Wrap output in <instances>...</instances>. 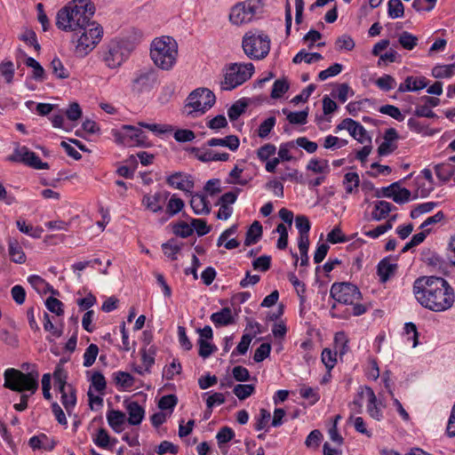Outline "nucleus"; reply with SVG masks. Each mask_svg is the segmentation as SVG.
<instances>
[{
	"label": "nucleus",
	"mask_w": 455,
	"mask_h": 455,
	"mask_svg": "<svg viewBox=\"0 0 455 455\" xmlns=\"http://www.w3.org/2000/svg\"><path fill=\"white\" fill-rule=\"evenodd\" d=\"M360 179L356 172H347L344 176L343 185L346 192L352 194L359 187Z\"/></svg>",
	"instance_id": "79ce46f5"
},
{
	"label": "nucleus",
	"mask_w": 455,
	"mask_h": 455,
	"mask_svg": "<svg viewBox=\"0 0 455 455\" xmlns=\"http://www.w3.org/2000/svg\"><path fill=\"white\" fill-rule=\"evenodd\" d=\"M215 100L212 91L207 88H198L188 97L183 113L188 116H198L210 109L214 105Z\"/></svg>",
	"instance_id": "423d86ee"
},
{
	"label": "nucleus",
	"mask_w": 455,
	"mask_h": 455,
	"mask_svg": "<svg viewBox=\"0 0 455 455\" xmlns=\"http://www.w3.org/2000/svg\"><path fill=\"white\" fill-rule=\"evenodd\" d=\"M196 157L198 160L202 162H211V161H221L226 162L229 159V154L228 153H217L212 149H196Z\"/></svg>",
	"instance_id": "a878e982"
},
{
	"label": "nucleus",
	"mask_w": 455,
	"mask_h": 455,
	"mask_svg": "<svg viewBox=\"0 0 455 455\" xmlns=\"http://www.w3.org/2000/svg\"><path fill=\"white\" fill-rule=\"evenodd\" d=\"M107 419L112 429L116 433H120L122 426L126 420V415L121 411L110 410L107 414Z\"/></svg>",
	"instance_id": "bb28decb"
},
{
	"label": "nucleus",
	"mask_w": 455,
	"mask_h": 455,
	"mask_svg": "<svg viewBox=\"0 0 455 455\" xmlns=\"http://www.w3.org/2000/svg\"><path fill=\"white\" fill-rule=\"evenodd\" d=\"M173 232L176 235L187 238L193 234L192 224L188 225L184 221L178 222L173 226Z\"/></svg>",
	"instance_id": "0e129e2a"
},
{
	"label": "nucleus",
	"mask_w": 455,
	"mask_h": 455,
	"mask_svg": "<svg viewBox=\"0 0 455 455\" xmlns=\"http://www.w3.org/2000/svg\"><path fill=\"white\" fill-rule=\"evenodd\" d=\"M379 112L381 114L389 116L397 121H403L404 119V116L402 114L401 110L394 105L387 104L381 106L379 108Z\"/></svg>",
	"instance_id": "680f3d73"
},
{
	"label": "nucleus",
	"mask_w": 455,
	"mask_h": 455,
	"mask_svg": "<svg viewBox=\"0 0 455 455\" xmlns=\"http://www.w3.org/2000/svg\"><path fill=\"white\" fill-rule=\"evenodd\" d=\"M114 380L116 385H119L123 388L132 387L134 384V378L126 371H116L113 374Z\"/></svg>",
	"instance_id": "a19ab883"
},
{
	"label": "nucleus",
	"mask_w": 455,
	"mask_h": 455,
	"mask_svg": "<svg viewBox=\"0 0 455 455\" xmlns=\"http://www.w3.org/2000/svg\"><path fill=\"white\" fill-rule=\"evenodd\" d=\"M211 321L216 327L227 326L235 323V319L230 307H223L220 311L212 314Z\"/></svg>",
	"instance_id": "5701e85b"
},
{
	"label": "nucleus",
	"mask_w": 455,
	"mask_h": 455,
	"mask_svg": "<svg viewBox=\"0 0 455 455\" xmlns=\"http://www.w3.org/2000/svg\"><path fill=\"white\" fill-rule=\"evenodd\" d=\"M434 169L436 177L443 183L448 182L455 174V166L450 163L435 164Z\"/></svg>",
	"instance_id": "7c9ffc66"
},
{
	"label": "nucleus",
	"mask_w": 455,
	"mask_h": 455,
	"mask_svg": "<svg viewBox=\"0 0 455 455\" xmlns=\"http://www.w3.org/2000/svg\"><path fill=\"white\" fill-rule=\"evenodd\" d=\"M323 59V56L318 52H307L304 50L299 52L292 60V62L295 64L301 63L305 61L307 64H311L313 62L318 61Z\"/></svg>",
	"instance_id": "c9c22d12"
},
{
	"label": "nucleus",
	"mask_w": 455,
	"mask_h": 455,
	"mask_svg": "<svg viewBox=\"0 0 455 455\" xmlns=\"http://www.w3.org/2000/svg\"><path fill=\"white\" fill-rule=\"evenodd\" d=\"M437 206V203L426 202L416 205L410 213L411 219H418L422 214L432 212Z\"/></svg>",
	"instance_id": "c03bdc74"
},
{
	"label": "nucleus",
	"mask_w": 455,
	"mask_h": 455,
	"mask_svg": "<svg viewBox=\"0 0 455 455\" xmlns=\"http://www.w3.org/2000/svg\"><path fill=\"white\" fill-rule=\"evenodd\" d=\"M276 152V148L275 145L267 143L263 146H261L257 150V156L258 158L262 161L266 162L272 156H274Z\"/></svg>",
	"instance_id": "13d9d810"
},
{
	"label": "nucleus",
	"mask_w": 455,
	"mask_h": 455,
	"mask_svg": "<svg viewBox=\"0 0 455 455\" xmlns=\"http://www.w3.org/2000/svg\"><path fill=\"white\" fill-rule=\"evenodd\" d=\"M166 182L170 187L191 193L195 183L192 176L183 172H175L166 179Z\"/></svg>",
	"instance_id": "a211bd4d"
},
{
	"label": "nucleus",
	"mask_w": 455,
	"mask_h": 455,
	"mask_svg": "<svg viewBox=\"0 0 455 455\" xmlns=\"http://www.w3.org/2000/svg\"><path fill=\"white\" fill-rule=\"evenodd\" d=\"M209 147H226L231 151H235L240 145L236 135H228L224 138H212L206 142Z\"/></svg>",
	"instance_id": "4be33fe9"
},
{
	"label": "nucleus",
	"mask_w": 455,
	"mask_h": 455,
	"mask_svg": "<svg viewBox=\"0 0 455 455\" xmlns=\"http://www.w3.org/2000/svg\"><path fill=\"white\" fill-rule=\"evenodd\" d=\"M355 41L348 35H342L336 41L337 49L339 51H352L355 48Z\"/></svg>",
	"instance_id": "774afa93"
},
{
	"label": "nucleus",
	"mask_w": 455,
	"mask_h": 455,
	"mask_svg": "<svg viewBox=\"0 0 455 455\" xmlns=\"http://www.w3.org/2000/svg\"><path fill=\"white\" fill-rule=\"evenodd\" d=\"M28 281L33 289L42 297L50 293V296L44 302L45 307L49 311L57 315V298L54 297L56 291L53 287L37 275H29Z\"/></svg>",
	"instance_id": "f8f14e48"
},
{
	"label": "nucleus",
	"mask_w": 455,
	"mask_h": 455,
	"mask_svg": "<svg viewBox=\"0 0 455 455\" xmlns=\"http://www.w3.org/2000/svg\"><path fill=\"white\" fill-rule=\"evenodd\" d=\"M375 84L382 91L388 92L396 86L395 79L390 75H384L375 81Z\"/></svg>",
	"instance_id": "8fccbe9b"
},
{
	"label": "nucleus",
	"mask_w": 455,
	"mask_h": 455,
	"mask_svg": "<svg viewBox=\"0 0 455 455\" xmlns=\"http://www.w3.org/2000/svg\"><path fill=\"white\" fill-rule=\"evenodd\" d=\"M8 253L12 262L17 264H23L26 262V255L17 240H9Z\"/></svg>",
	"instance_id": "cd10ccee"
},
{
	"label": "nucleus",
	"mask_w": 455,
	"mask_h": 455,
	"mask_svg": "<svg viewBox=\"0 0 455 455\" xmlns=\"http://www.w3.org/2000/svg\"><path fill=\"white\" fill-rule=\"evenodd\" d=\"M262 235V226L259 221H254L246 232L244 245L255 244Z\"/></svg>",
	"instance_id": "2f4dec72"
},
{
	"label": "nucleus",
	"mask_w": 455,
	"mask_h": 455,
	"mask_svg": "<svg viewBox=\"0 0 455 455\" xmlns=\"http://www.w3.org/2000/svg\"><path fill=\"white\" fill-rule=\"evenodd\" d=\"M413 293L417 301L433 312H444L455 301L453 288L449 283L436 276H421L413 283Z\"/></svg>",
	"instance_id": "f257e3e1"
},
{
	"label": "nucleus",
	"mask_w": 455,
	"mask_h": 455,
	"mask_svg": "<svg viewBox=\"0 0 455 455\" xmlns=\"http://www.w3.org/2000/svg\"><path fill=\"white\" fill-rule=\"evenodd\" d=\"M276 119L275 116H270L264 120L259 126L258 135L259 138H267L272 129L275 127Z\"/></svg>",
	"instance_id": "603ef678"
},
{
	"label": "nucleus",
	"mask_w": 455,
	"mask_h": 455,
	"mask_svg": "<svg viewBox=\"0 0 455 455\" xmlns=\"http://www.w3.org/2000/svg\"><path fill=\"white\" fill-rule=\"evenodd\" d=\"M263 8L261 0H246L231 8L229 20L239 26L252 21Z\"/></svg>",
	"instance_id": "9d476101"
},
{
	"label": "nucleus",
	"mask_w": 455,
	"mask_h": 455,
	"mask_svg": "<svg viewBox=\"0 0 455 455\" xmlns=\"http://www.w3.org/2000/svg\"><path fill=\"white\" fill-rule=\"evenodd\" d=\"M247 103L243 100L235 101L228 109V116L231 121L236 120L243 113L245 112Z\"/></svg>",
	"instance_id": "de8ad7c7"
},
{
	"label": "nucleus",
	"mask_w": 455,
	"mask_h": 455,
	"mask_svg": "<svg viewBox=\"0 0 455 455\" xmlns=\"http://www.w3.org/2000/svg\"><path fill=\"white\" fill-rule=\"evenodd\" d=\"M170 196L168 191H158L153 195H145L142 198V205L154 213L162 212L164 204Z\"/></svg>",
	"instance_id": "dca6fc26"
},
{
	"label": "nucleus",
	"mask_w": 455,
	"mask_h": 455,
	"mask_svg": "<svg viewBox=\"0 0 455 455\" xmlns=\"http://www.w3.org/2000/svg\"><path fill=\"white\" fill-rule=\"evenodd\" d=\"M133 44L128 40L114 39L103 53V60L109 68H119L130 56Z\"/></svg>",
	"instance_id": "1a4fd4ad"
},
{
	"label": "nucleus",
	"mask_w": 455,
	"mask_h": 455,
	"mask_svg": "<svg viewBox=\"0 0 455 455\" xmlns=\"http://www.w3.org/2000/svg\"><path fill=\"white\" fill-rule=\"evenodd\" d=\"M190 205L193 209L194 212L197 215L202 214H209L211 212V207L209 205V201L206 196L200 194L192 195L190 200Z\"/></svg>",
	"instance_id": "393cba45"
},
{
	"label": "nucleus",
	"mask_w": 455,
	"mask_h": 455,
	"mask_svg": "<svg viewBox=\"0 0 455 455\" xmlns=\"http://www.w3.org/2000/svg\"><path fill=\"white\" fill-rule=\"evenodd\" d=\"M387 13L391 19L401 18L404 14V6L401 0H389L387 4Z\"/></svg>",
	"instance_id": "37998d69"
},
{
	"label": "nucleus",
	"mask_w": 455,
	"mask_h": 455,
	"mask_svg": "<svg viewBox=\"0 0 455 455\" xmlns=\"http://www.w3.org/2000/svg\"><path fill=\"white\" fill-rule=\"evenodd\" d=\"M155 349H153L152 347L148 348V350H141L142 364L144 365L145 371H147L148 373L151 371L150 369L155 363Z\"/></svg>",
	"instance_id": "e2e57ef3"
},
{
	"label": "nucleus",
	"mask_w": 455,
	"mask_h": 455,
	"mask_svg": "<svg viewBox=\"0 0 455 455\" xmlns=\"http://www.w3.org/2000/svg\"><path fill=\"white\" fill-rule=\"evenodd\" d=\"M59 393L61 394V402L68 413H70L76 403V395L75 388L66 382L62 381L61 372L59 370Z\"/></svg>",
	"instance_id": "f3484780"
},
{
	"label": "nucleus",
	"mask_w": 455,
	"mask_h": 455,
	"mask_svg": "<svg viewBox=\"0 0 455 455\" xmlns=\"http://www.w3.org/2000/svg\"><path fill=\"white\" fill-rule=\"evenodd\" d=\"M455 62L449 65H436L432 68V76L435 78H450L454 75Z\"/></svg>",
	"instance_id": "f704fd0d"
},
{
	"label": "nucleus",
	"mask_w": 455,
	"mask_h": 455,
	"mask_svg": "<svg viewBox=\"0 0 455 455\" xmlns=\"http://www.w3.org/2000/svg\"><path fill=\"white\" fill-rule=\"evenodd\" d=\"M349 134L358 140L360 143L369 142L371 143V137L367 134L364 127L358 122L355 121L354 125L348 127Z\"/></svg>",
	"instance_id": "473e14b6"
},
{
	"label": "nucleus",
	"mask_w": 455,
	"mask_h": 455,
	"mask_svg": "<svg viewBox=\"0 0 455 455\" xmlns=\"http://www.w3.org/2000/svg\"><path fill=\"white\" fill-rule=\"evenodd\" d=\"M399 43L404 49L412 50L417 45L418 37L407 31H403L399 36Z\"/></svg>",
	"instance_id": "4d7b16f0"
},
{
	"label": "nucleus",
	"mask_w": 455,
	"mask_h": 455,
	"mask_svg": "<svg viewBox=\"0 0 455 455\" xmlns=\"http://www.w3.org/2000/svg\"><path fill=\"white\" fill-rule=\"evenodd\" d=\"M283 113L286 115L287 120L291 124H306L307 122V110L291 112L288 111L286 108H283Z\"/></svg>",
	"instance_id": "e433bc0d"
},
{
	"label": "nucleus",
	"mask_w": 455,
	"mask_h": 455,
	"mask_svg": "<svg viewBox=\"0 0 455 455\" xmlns=\"http://www.w3.org/2000/svg\"><path fill=\"white\" fill-rule=\"evenodd\" d=\"M54 316H50L48 313L44 314V319H43V327L44 330L49 334L46 336V340L49 343H52V346L50 347V351L57 355V345L55 343V339L57 338V328L55 327L53 323Z\"/></svg>",
	"instance_id": "412c9836"
},
{
	"label": "nucleus",
	"mask_w": 455,
	"mask_h": 455,
	"mask_svg": "<svg viewBox=\"0 0 455 455\" xmlns=\"http://www.w3.org/2000/svg\"><path fill=\"white\" fill-rule=\"evenodd\" d=\"M184 202L181 198L178 197L177 195H172L168 201L166 206V212L169 217H172L179 213L184 208Z\"/></svg>",
	"instance_id": "ea45409f"
},
{
	"label": "nucleus",
	"mask_w": 455,
	"mask_h": 455,
	"mask_svg": "<svg viewBox=\"0 0 455 455\" xmlns=\"http://www.w3.org/2000/svg\"><path fill=\"white\" fill-rule=\"evenodd\" d=\"M18 229L31 237L39 238L41 237L43 229L40 228H34L32 225L27 224L24 220H18L16 221Z\"/></svg>",
	"instance_id": "58836bf2"
},
{
	"label": "nucleus",
	"mask_w": 455,
	"mask_h": 455,
	"mask_svg": "<svg viewBox=\"0 0 455 455\" xmlns=\"http://www.w3.org/2000/svg\"><path fill=\"white\" fill-rule=\"evenodd\" d=\"M99 354V347L95 344H91L89 347L85 349V352L84 354V367H90L92 366L96 357Z\"/></svg>",
	"instance_id": "864d4df0"
},
{
	"label": "nucleus",
	"mask_w": 455,
	"mask_h": 455,
	"mask_svg": "<svg viewBox=\"0 0 455 455\" xmlns=\"http://www.w3.org/2000/svg\"><path fill=\"white\" fill-rule=\"evenodd\" d=\"M335 351L343 356L349 350L348 339L344 331H339L335 334L334 337Z\"/></svg>",
	"instance_id": "72a5a7b5"
},
{
	"label": "nucleus",
	"mask_w": 455,
	"mask_h": 455,
	"mask_svg": "<svg viewBox=\"0 0 455 455\" xmlns=\"http://www.w3.org/2000/svg\"><path fill=\"white\" fill-rule=\"evenodd\" d=\"M255 391V387L251 384H237L233 389V393L240 400H245Z\"/></svg>",
	"instance_id": "49530a36"
},
{
	"label": "nucleus",
	"mask_w": 455,
	"mask_h": 455,
	"mask_svg": "<svg viewBox=\"0 0 455 455\" xmlns=\"http://www.w3.org/2000/svg\"><path fill=\"white\" fill-rule=\"evenodd\" d=\"M12 162L22 163L36 170L48 168V164L41 161L40 157L26 147L17 148L14 152L8 156Z\"/></svg>",
	"instance_id": "2eb2a0df"
},
{
	"label": "nucleus",
	"mask_w": 455,
	"mask_h": 455,
	"mask_svg": "<svg viewBox=\"0 0 455 455\" xmlns=\"http://www.w3.org/2000/svg\"><path fill=\"white\" fill-rule=\"evenodd\" d=\"M82 31L76 45V54L78 57H84L91 52L100 42L103 36V28L96 21L78 28Z\"/></svg>",
	"instance_id": "0eeeda50"
},
{
	"label": "nucleus",
	"mask_w": 455,
	"mask_h": 455,
	"mask_svg": "<svg viewBox=\"0 0 455 455\" xmlns=\"http://www.w3.org/2000/svg\"><path fill=\"white\" fill-rule=\"evenodd\" d=\"M165 256L172 260L177 259V253L180 251L181 247L174 241H169L162 245Z\"/></svg>",
	"instance_id": "338daca9"
},
{
	"label": "nucleus",
	"mask_w": 455,
	"mask_h": 455,
	"mask_svg": "<svg viewBox=\"0 0 455 455\" xmlns=\"http://www.w3.org/2000/svg\"><path fill=\"white\" fill-rule=\"evenodd\" d=\"M92 385L90 388H94L99 393H103L106 389L107 382L105 377L100 371H96L92 374L91 379Z\"/></svg>",
	"instance_id": "bf43d9fd"
},
{
	"label": "nucleus",
	"mask_w": 455,
	"mask_h": 455,
	"mask_svg": "<svg viewBox=\"0 0 455 455\" xmlns=\"http://www.w3.org/2000/svg\"><path fill=\"white\" fill-rule=\"evenodd\" d=\"M307 170L311 171L314 173L327 174L330 172V167L327 160L313 158L308 162Z\"/></svg>",
	"instance_id": "4c0bfd02"
},
{
	"label": "nucleus",
	"mask_w": 455,
	"mask_h": 455,
	"mask_svg": "<svg viewBox=\"0 0 455 455\" xmlns=\"http://www.w3.org/2000/svg\"><path fill=\"white\" fill-rule=\"evenodd\" d=\"M270 419V412L267 410L261 408L259 415L255 418L254 428L257 431L265 429L268 426Z\"/></svg>",
	"instance_id": "09e8293b"
},
{
	"label": "nucleus",
	"mask_w": 455,
	"mask_h": 455,
	"mask_svg": "<svg viewBox=\"0 0 455 455\" xmlns=\"http://www.w3.org/2000/svg\"><path fill=\"white\" fill-rule=\"evenodd\" d=\"M52 377L54 380V384L57 381V366L54 368L52 374L45 373L42 378V390L43 395L45 399L50 400L52 398V395L50 393L51 390V378Z\"/></svg>",
	"instance_id": "a18cd8bd"
},
{
	"label": "nucleus",
	"mask_w": 455,
	"mask_h": 455,
	"mask_svg": "<svg viewBox=\"0 0 455 455\" xmlns=\"http://www.w3.org/2000/svg\"><path fill=\"white\" fill-rule=\"evenodd\" d=\"M150 57L157 68L171 70L177 61V42L170 36L155 38L150 45Z\"/></svg>",
	"instance_id": "20e7f679"
},
{
	"label": "nucleus",
	"mask_w": 455,
	"mask_h": 455,
	"mask_svg": "<svg viewBox=\"0 0 455 455\" xmlns=\"http://www.w3.org/2000/svg\"><path fill=\"white\" fill-rule=\"evenodd\" d=\"M128 412V422L131 425L137 426L141 423L144 419L145 411L137 402H130L126 405Z\"/></svg>",
	"instance_id": "b1692460"
},
{
	"label": "nucleus",
	"mask_w": 455,
	"mask_h": 455,
	"mask_svg": "<svg viewBox=\"0 0 455 455\" xmlns=\"http://www.w3.org/2000/svg\"><path fill=\"white\" fill-rule=\"evenodd\" d=\"M395 209V207L389 202L378 201L371 212V218L377 221L384 220L387 217L388 213Z\"/></svg>",
	"instance_id": "c85d7f7f"
},
{
	"label": "nucleus",
	"mask_w": 455,
	"mask_h": 455,
	"mask_svg": "<svg viewBox=\"0 0 455 455\" xmlns=\"http://www.w3.org/2000/svg\"><path fill=\"white\" fill-rule=\"evenodd\" d=\"M347 144V140L336 136L328 135L323 141V148L327 149H338Z\"/></svg>",
	"instance_id": "052dcab7"
},
{
	"label": "nucleus",
	"mask_w": 455,
	"mask_h": 455,
	"mask_svg": "<svg viewBox=\"0 0 455 455\" xmlns=\"http://www.w3.org/2000/svg\"><path fill=\"white\" fill-rule=\"evenodd\" d=\"M116 140L128 147H148L147 135L139 128L123 125L116 133Z\"/></svg>",
	"instance_id": "ddd939ff"
},
{
	"label": "nucleus",
	"mask_w": 455,
	"mask_h": 455,
	"mask_svg": "<svg viewBox=\"0 0 455 455\" xmlns=\"http://www.w3.org/2000/svg\"><path fill=\"white\" fill-rule=\"evenodd\" d=\"M32 367L33 369L30 370L29 363H23L21 368L27 371L26 373L14 368L5 370L4 373V387L12 391H29L30 394H34L38 389L39 373L35 369V365H32Z\"/></svg>",
	"instance_id": "7ed1b4c3"
},
{
	"label": "nucleus",
	"mask_w": 455,
	"mask_h": 455,
	"mask_svg": "<svg viewBox=\"0 0 455 455\" xmlns=\"http://www.w3.org/2000/svg\"><path fill=\"white\" fill-rule=\"evenodd\" d=\"M158 84L157 74L149 68L139 70L132 80V89L136 93L150 92Z\"/></svg>",
	"instance_id": "4468645a"
},
{
	"label": "nucleus",
	"mask_w": 455,
	"mask_h": 455,
	"mask_svg": "<svg viewBox=\"0 0 455 455\" xmlns=\"http://www.w3.org/2000/svg\"><path fill=\"white\" fill-rule=\"evenodd\" d=\"M386 197L392 198L396 204H404L411 198V191L405 188H400L399 191L394 193H386Z\"/></svg>",
	"instance_id": "5fc2aeb1"
},
{
	"label": "nucleus",
	"mask_w": 455,
	"mask_h": 455,
	"mask_svg": "<svg viewBox=\"0 0 455 455\" xmlns=\"http://www.w3.org/2000/svg\"><path fill=\"white\" fill-rule=\"evenodd\" d=\"M242 47L251 60H262L270 51V38L262 31H248L243 37Z\"/></svg>",
	"instance_id": "39448f33"
},
{
	"label": "nucleus",
	"mask_w": 455,
	"mask_h": 455,
	"mask_svg": "<svg viewBox=\"0 0 455 455\" xmlns=\"http://www.w3.org/2000/svg\"><path fill=\"white\" fill-rule=\"evenodd\" d=\"M64 114L69 122H76L82 116V109L77 102H72L65 109Z\"/></svg>",
	"instance_id": "3c124183"
},
{
	"label": "nucleus",
	"mask_w": 455,
	"mask_h": 455,
	"mask_svg": "<svg viewBox=\"0 0 455 455\" xmlns=\"http://www.w3.org/2000/svg\"><path fill=\"white\" fill-rule=\"evenodd\" d=\"M343 69V66L339 63H334L333 65L330 66L328 68L322 70L318 74V78L321 81H324L328 79L329 77L335 76L339 75Z\"/></svg>",
	"instance_id": "69168bd1"
},
{
	"label": "nucleus",
	"mask_w": 455,
	"mask_h": 455,
	"mask_svg": "<svg viewBox=\"0 0 455 455\" xmlns=\"http://www.w3.org/2000/svg\"><path fill=\"white\" fill-rule=\"evenodd\" d=\"M331 297L337 302L353 305L361 299L362 294L357 286L350 283H334L330 290Z\"/></svg>",
	"instance_id": "9b49d317"
},
{
	"label": "nucleus",
	"mask_w": 455,
	"mask_h": 455,
	"mask_svg": "<svg viewBox=\"0 0 455 455\" xmlns=\"http://www.w3.org/2000/svg\"><path fill=\"white\" fill-rule=\"evenodd\" d=\"M359 395L367 397V411L369 415L377 420H380L382 418V411L377 405V397L372 388L367 386L360 387Z\"/></svg>",
	"instance_id": "6ab92c4d"
},
{
	"label": "nucleus",
	"mask_w": 455,
	"mask_h": 455,
	"mask_svg": "<svg viewBox=\"0 0 455 455\" xmlns=\"http://www.w3.org/2000/svg\"><path fill=\"white\" fill-rule=\"evenodd\" d=\"M254 73L252 63H233L230 64L225 71L224 80L220 87L225 91H231L243 84L251 77Z\"/></svg>",
	"instance_id": "6e6552de"
},
{
	"label": "nucleus",
	"mask_w": 455,
	"mask_h": 455,
	"mask_svg": "<svg viewBox=\"0 0 455 455\" xmlns=\"http://www.w3.org/2000/svg\"><path fill=\"white\" fill-rule=\"evenodd\" d=\"M95 12L91 0H72L59 12V28L76 31L91 23Z\"/></svg>",
	"instance_id": "f03ea898"
},
{
	"label": "nucleus",
	"mask_w": 455,
	"mask_h": 455,
	"mask_svg": "<svg viewBox=\"0 0 455 455\" xmlns=\"http://www.w3.org/2000/svg\"><path fill=\"white\" fill-rule=\"evenodd\" d=\"M289 89V84L285 79H278L275 81L272 92H271V97L273 99H279L281 98Z\"/></svg>",
	"instance_id": "6e6d98bb"
},
{
	"label": "nucleus",
	"mask_w": 455,
	"mask_h": 455,
	"mask_svg": "<svg viewBox=\"0 0 455 455\" xmlns=\"http://www.w3.org/2000/svg\"><path fill=\"white\" fill-rule=\"evenodd\" d=\"M428 81L424 76H409L398 87L399 92H418L427 86Z\"/></svg>",
	"instance_id": "aec40b11"
},
{
	"label": "nucleus",
	"mask_w": 455,
	"mask_h": 455,
	"mask_svg": "<svg viewBox=\"0 0 455 455\" xmlns=\"http://www.w3.org/2000/svg\"><path fill=\"white\" fill-rule=\"evenodd\" d=\"M397 268V264L391 263L389 259H384L378 265V275L381 283H386L392 276Z\"/></svg>",
	"instance_id": "c756f323"
}]
</instances>
